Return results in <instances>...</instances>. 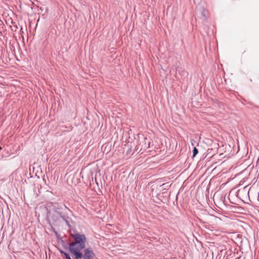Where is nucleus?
Segmentation results:
<instances>
[{"label": "nucleus", "instance_id": "obj_1", "mask_svg": "<svg viewBox=\"0 0 259 259\" xmlns=\"http://www.w3.org/2000/svg\"><path fill=\"white\" fill-rule=\"evenodd\" d=\"M73 241L69 245L70 252L74 255L75 259H80L83 257V254L81 252L85 245L87 242L86 237L84 234L76 233L72 235Z\"/></svg>", "mask_w": 259, "mask_h": 259}, {"label": "nucleus", "instance_id": "obj_2", "mask_svg": "<svg viewBox=\"0 0 259 259\" xmlns=\"http://www.w3.org/2000/svg\"><path fill=\"white\" fill-rule=\"evenodd\" d=\"M95 254L92 247H89L85 249L83 254V259H94Z\"/></svg>", "mask_w": 259, "mask_h": 259}, {"label": "nucleus", "instance_id": "obj_3", "mask_svg": "<svg viewBox=\"0 0 259 259\" xmlns=\"http://www.w3.org/2000/svg\"><path fill=\"white\" fill-rule=\"evenodd\" d=\"M177 72L182 76V79L184 80L185 78L188 76V72L182 69L181 67H178L176 69Z\"/></svg>", "mask_w": 259, "mask_h": 259}, {"label": "nucleus", "instance_id": "obj_4", "mask_svg": "<svg viewBox=\"0 0 259 259\" xmlns=\"http://www.w3.org/2000/svg\"><path fill=\"white\" fill-rule=\"evenodd\" d=\"M60 253L62 255L63 254L65 256L66 259H71V257H70L69 254L68 253L64 252V251L60 250Z\"/></svg>", "mask_w": 259, "mask_h": 259}, {"label": "nucleus", "instance_id": "obj_5", "mask_svg": "<svg viewBox=\"0 0 259 259\" xmlns=\"http://www.w3.org/2000/svg\"><path fill=\"white\" fill-rule=\"evenodd\" d=\"M208 12L205 9H203L202 11V15L204 17V18H206L207 16Z\"/></svg>", "mask_w": 259, "mask_h": 259}, {"label": "nucleus", "instance_id": "obj_6", "mask_svg": "<svg viewBox=\"0 0 259 259\" xmlns=\"http://www.w3.org/2000/svg\"><path fill=\"white\" fill-rule=\"evenodd\" d=\"M198 152V151L196 147H194L193 150V156H195L197 154Z\"/></svg>", "mask_w": 259, "mask_h": 259}, {"label": "nucleus", "instance_id": "obj_7", "mask_svg": "<svg viewBox=\"0 0 259 259\" xmlns=\"http://www.w3.org/2000/svg\"><path fill=\"white\" fill-rule=\"evenodd\" d=\"M61 218L65 221V222L67 223V224H68V221L66 220V219L62 215H61Z\"/></svg>", "mask_w": 259, "mask_h": 259}, {"label": "nucleus", "instance_id": "obj_8", "mask_svg": "<svg viewBox=\"0 0 259 259\" xmlns=\"http://www.w3.org/2000/svg\"><path fill=\"white\" fill-rule=\"evenodd\" d=\"M21 31L22 33H23V30H22V27L21 28Z\"/></svg>", "mask_w": 259, "mask_h": 259}, {"label": "nucleus", "instance_id": "obj_9", "mask_svg": "<svg viewBox=\"0 0 259 259\" xmlns=\"http://www.w3.org/2000/svg\"><path fill=\"white\" fill-rule=\"evenodd\" d=\"M258 200H259V193H258Z\"/></svg>", "mask_w": 259, "mask_h": 259}, {"label": "nucleus", "instance_id": "obj_10", "mask_svg": "<svg viewBox=\"0 0 259 259\" xmlns=\"http://www.w3.org/2000/svg\"><path fill=\"white\" fill-rule=\"evenodd\" d=\"M2 149V148L0 147V150Z\"/></svg>", "mask_w": 259, "mask_h": 259}]
</instances>
